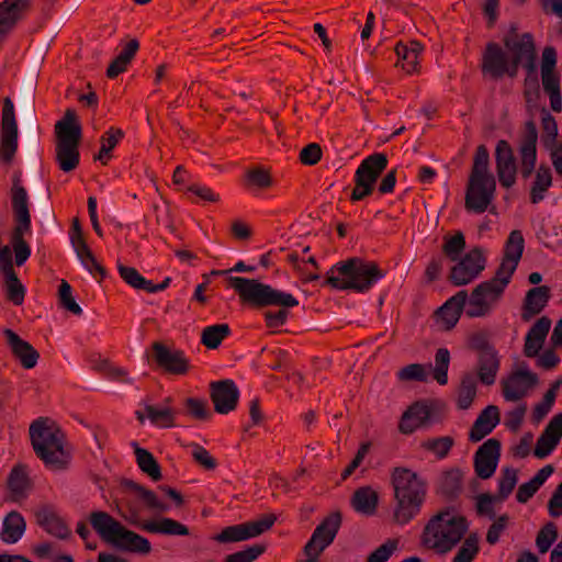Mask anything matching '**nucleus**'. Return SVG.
Segmentation results:
<instances>
[{"label": "nucleus", "instance_id": "18", "mask_svg": "<svg viewBox=\"0 0 562 562\" xmlns=\"http://www.w3.org/2000/svg\"><path fill=\"white\" fill-rule=\"evenodd\" d=\"M501 457V441L490 438L483 442L474 454V471L482 479L492 477L497 469Z\"/></svg>", "mask_w": 562, "mask_h": 562}, {"label": "nucleus", "instance_id": "4", "mask_svg": "<svg viewBox=\"0 0 562 562\" xmlns=\"http://www.w3.org/2000/svg\"><path fill=\"white\" fill-rule=\"evenodd\" d=\"M468 529L467 518L458 515L454 507L447 506L428 520L422 533V543L439 554H446L461 541Z\"/></svg>", "mask_w": 562, "mask_h": 562}, {"label": "nucleus", "instance_id": "36", "mask_svg": "<svg viewBox=\"0 0 562 562\" xmlns=\"http://www.w3.org/2000/svg\"><path fill=\"white\" fill-rule=\"evenodd\" d=\"M25 529L26 522L23 516L16 510H11L3 518L0 539L4 543H16L24 535Z\"/></svg>", "mask_w": 562, "mask_h": 562}, {"label": "nucleus", "instance_id": "55", "mask_svg": "<svg viewBox=\"0 0 562 562\" xmlns=\"http://www.w3.org/2000/svg\"><path fill=\"white\" fill-rule=\"evenodd\" d=\"M479 552V536L471 533L453 558V562H472Z\"/></svg>", "mask_w": 562, "mask_h": 562}, {"label": "nucleus", "instance_id": "44", "mask_svg": "<svg viewBox=\"0 0 562 562\" xmlns=\"http://www.w3.org/2000/svg\"><path fill=\"white\" fill-rule=\"evenodd\" d=\"M124 137V132L121 128L111 127L101 136V147L99 153L94 156V159L100 160L102 165L108 164V159L111 158V151Z\"/></svg>", "mask_w": 562, "mask_h": 562}, {"label": "nucleus", "instance_id": "15", "mask_svg": "<svg viewBox=\"0 0 562 562\" xmlns=\"http://www.w3.org/2000/svg\"><path fill=\"white\" fill-rule=\"evenodd\" d=\"M341 520L342 517L340 512H333L326 516L313 531L312 537L303 548V552L312 550L322 554V552L335 540L341 526Z\"/></svg>", "mask_w": 562, "mask_h": 562}, {"label": "nucleus", "instance_id": "8", "mask_svg": "<svg viewBox=\"0 0 562 562\" xmlns=\"http://www.w3.org/2000/svg\"><path fill=\"white\" fill-rule=\"evenodd\" d=\"M386 277L378 262L361 257H350L335 263L326 273L325 281H378Z\"/></svg>", "mask_w": 562, "mask_h": 562}, {"label": "nucleus", "instance_id": "40", "mask_svg": "<svg viewBox=\"0 0 562 562\" xmlns=\"http://www.w3.org/2000/svg\"><path fill=\"white\" fill-rule=\"evenodd\" d=\"M552 184V173L549 166L541 164L536 170L535 180L530 188V201L533 204L541 202L546 192Z\"/></svg>", "mask_w": 562, "mask_h": 562}, {"label": "nucleus", "instance_id": "20", "mask_svg": "<svg viewBox=\"0 0 562 562\" xmlns=\"http://www.w3.org/2000/svg\"><path fill=\"white\" fill-rule=\"evenodd\" d=\"M387 167V157L383 153H375L364 158L355 172V184L374 189L379 177Z\"/></svg>", "mask_w": 562, "mask_h": 562}, {"label": "nucleus", "instance_id": "30", "mask_svg": "<svg viewBox=\"0 0 562 562\" xmlns=\"http://www.w3.org/2000/svg\"><path fill=\"white\" fill-rule=\"evenodd\" d=\"M15 226L12 233V246L15 255V265H23L31 255V249L23 235L31 231V216L14 217Z\"/></svg>", "mask_w": 562, "mask_h": 562}, {"label": "nucleus", "instance_id": "49", "mask_svg": "<svg viewBox=\"0 0 562 562\" xmlns=\"http://www.w3.org/2000/svg\"><path fill=\"white\" fill-rule=\"evenodd\" d=\"M450 364V351L447 348H439L435 355L434 379L440 384L448 383V369Z\"/></svg>", "mask_w": 562, "mask_h": 562}, {"label": "nucleus", "instance_id": "31", "mask_svg": "<svg viewBox=\"0 0 562 562\" xmlns=\"http://www.w3.org/2000/svg\"><path fill=\"white\" fill-rule=\"evenodd\" d=\"M135 415L140 424L148 418L156 427L171 428L176 426V412L168 405L159 408L151 404H144V411H136Z\"/></svg>", "mask_w": 562, "mask_h": 562}, {"label": "nucleus", "instance_id": "26", "mask_svg": "<svg viewBox=\"0 0 562 562\" xmlns=\"http://www.w3.org/2000/svg\"><path fill=\"white\" fill-rule=\"evenodd\" d=\"M501 415L499 409L495 405L486 406L477 416L474 424L469 431V440L471 442H479L484 437L490 435L493 429L499 424Z\"/></svg>", "mask_w": 562, "mask_h": 562}, {"label": "nucleus", "instance_id": "60", "mask_svg": "<svg viewBox=\"0 0 562 562\" xmlns=\"http://www.w3.org/2000/svg\"><path fill=\"white\" fill-rule=\"evenodd\" d=\"M397 548V541L389 539L367 558V562H386Z\"/></svg>", "mask_w": 562, "mask_h": 562}, {"label": "nucleus", "instance_id": "46", "mask_svg": "<svg viewBox=\"0 0 562 562\" xmlns=\"http://www.w3.org/2000/svg\"><path fill=\"white\" fill-rule=\"evenodd\" d=\"M8 487L14 495H22L30 487L26 465L16 464L8 476Z\"/></svg>", "mask_w": 562, "mask_h": 562}, {"label": "nucleus", "instance_id": "47", "mask_svg": "<svg viewBox=\"0 0 562 562\" xmlns=\"http://www.w3.org/2000/svg\"><path fill=\"white\" fill-rule=\"evenodd\" d=\"M490 166V154L485 145H479L476 147L474 157H473V166L471 170L470 178H494L493 175L488 172Z\"/></svg>", "mask_w": 562, "mask_h": 562}, {"label": "nucleus", "instance_id": "25", "mask_svg": "<svg viewBox=\"0 0 562 562\" xmlns=\"http://www.w3.org/2000/svg\"><path fill=\"white\" fill-rule=\"evenodd\" d=\"M3 333L13 356L20 361L21 366L24 369H33L40 358L38 351L12 329H4Z\"/></svg>", "mask_w": 562, "mask_h": 562}, {"label": "nucleus", "instance_id": "3", "mask_svg": "<svg viewBox=\"0 0 562 562\" xmlns=\"http://www.w3.org/2000/svg\"><path fill=\"white\" fill-rule=\"evenodd\" d=\"M48 418H38L30 426V438L35 454L53 471L66 470L71 460V452L66 448V436Z\"/></svg>", "mask_w": 562, "mask_h": 562}, {"label": "nucleus", "instance_id": "7", "mask_svg": "<svg viewBox=\"0 0 562 562\" xmlns=\"http://www.w3.org/2000/svg\"><path fill=\"white\" fill-rule=\"evenodd\" d=\"M237 291L243 303L256 307L281 306L294 307L299 301L290 293L273 289L265 283H231Z\"/></svg>", "mask_w": 562, "mask_h": 562}, {"label": "nucleus", "instance_id": "2", "mask_svg": "<svg viewBox=\"0 0 562 562\" xmlns=\"http://www.w3.org/2000/svg\"><path fill=\"white\" fill-rule=\"evenodd\" d=\"M391 484L394 490L393 519L398 525H406L420 514L428 483L417 472L396 467L391 474Z\"/></svg>", "mask_w": 562, "mask_h": 562}, {"label": "nucleus", "instance_id": "17", "mask_svg": "<svg viewBox=\"0 0 562 562\" xmlns=\"http://www.w3.org/2000/svg\"><path fill=\"white\" fill-rule=\"evenodd\" d=\"M210 398L214 411L218 414H229L235 411L239 401V390L231 379L210 383Z\"/></svg>", "mask_w": 562, "mask_h": 562}, {"label": "nucleus", "instance_id": "28", "mask_svg": "<svg viewBox=\"0 0 562 562\" xmlns=\"http://www.w3.org/2000/svg\"><path fill=\"white\" fill-rule=\"evenodd\" d=\"M467 301L468 292L462 290L450 297L442 306L436 311V317L442 322V328L445 330H450L456 326Z\"/></svg>", "mask_w": 562, "mask_h": 562}, {"label": "nucleus", "instance_id": "50", "mask_svg": "<svg viewBox=\"0 0 562 562\" xmlns=\"http://www.w3.org/2000/svg\"><path fill=\"white\" fill-rule=\"evenodd\" d=\"M184 407L187 414L195 420L205 422L212 417V412L205 400L188 397L184 400Z\"/></svg>", "mask_w": 562, "mask_h": 562}, {"label": "nucleus", "instance_id": "24", "mask_svg": "<svg viewBox=\"0 0 562 562\" xmlns=\"http://www.w3.org/2000/svg\"><path fill=\"white\" fill-rule=\"evenodd\" d=\"M562 438V413L557 414L539 436L533 454L539 459L549 456Z\"/></svg>", "mask_w": 562, "mask_h": 562}, {"label": "nucleus", "instance_id": "43", "mask_svg": "<svg viewBox=\"0 0 562 562\" xmlns=\"http://www.w3.org/2000/svg\"><path fill=\"white\" fill-rule=\"evenodd\" d=\"M476 396V380L473 374L467 373L462 376L458 389L457 406L465 411L471 407Z\"/></svg>", "mask_w": 562, "mask_h": 562}, {"label": "nucleus", "instance_id": "23", "mask_svg": "<svg viewBox=\"0 0 562 562\" xmlns=\"http://www.w3.org/2000/svg\"><path fill=\"white\" fill-rule=\"evenodd\" d=\"M432 403L417 401L412 404L403 414L398 429L402 434H413L417 428L425 426L431 417Z\"/></svg>", "mask_w": 562, "mask_h": 562}, {"label": "nucleus", "instance_id": "38", "mask_svg": "<svg viewBox=\"0 0 562 562\" xmlns=\"http://www.w3.org/2000/svg\"><path fill=\"white\" fill-rule=\"evenodd\" d=\"M378 503L379 495L371 486L359 487L351 497L353 509L367 516H371L375 513Z\"/></svg>", "mask_w": 562, "mask_h": 562}, {"label": "nucleus", "instance_id": "41", "mask_svg": "<svg viewBox=\"0 0 562 562\" xmlns=\"http://www.w3.org/2000/svg\"><path fill=\"white\" fill-rule=\"evenodd\" d=\"M462 491V473L459 469H451L442 474L438 492L448 501L459 496Z\"/></svg>", "mask_w": 562, "mask_h": 562}, {"label": "nucleus", "instance_id": "53", "mask_svg": "<svg viewBox=\"0 0 562 562\" xmlns=\"http://www.w3.org/2000/svg\"><path fill=\"white\" fill-rule=\"evenodd\" d=\"M558 539V528L553 521H548L538 532L536 544L540 553H546Z\"/></svg>", "mask_w": 562, "mask_h": 562}, {"label": "nucleus", "instance_id": "10", "mask_svg": "<svg viewBox=\"0 0 562 562\" xmlns=\"http://www.w3.org/2000/svg\"><path fill=\"white\" fill-rule=\"evenodd\" d=\"M153 360L158 369L171 375H184L190 370V361L184 351L168 347L161 341L151 345Z\"/></svg>", "mask_w": 562, "mask_h": 562}, {"label": "nucleus", "instance_id": "16", "mask_svg": "<svg viewBox=\"0 0 562 562\" xmlns=\"http://www.w3.org/2000/svg\"><path fill=\"white\" fill-rule=\"evenodd\" d=\"M537 139L538 131L536 123L532 120H529L525 123L524 133L519 144V172L521 178L525 180L529 179L535 172L537 162Z\"/></svg>", "mask_w": 562, "mask_h": 562}, {"label": "nucleus", "instance_id": "1", "mask_svg": "<svg viewBox=\"0 0 562 562\" xmlns=\"http://www.w3.org/2000/svg\"><path fill=\"white\" fill-rule=\"evenodd\" d=\"M503 44L507 53L496 42H488L482 53L481 71L493 80L505 76L516 78L520 64L536 50L533 35L529 32L519 38L503 37Z\"/></svg>", "mask_w": 562, "mask_h": 562}, {"label": "nucleus", "instance_id": "48", "mask_svg": "<svg viewBox=\"0 0 562 562\" xmlns=\"http://www.w3.org/2000/svg\"><path fill=\"white\" fill-rule=\"evenodd\" d=\"M465 249V237L462 232H457L452 236H445L442 252L451 260L457 261Z\"/></svg>", "mask_w": 562, "mask_h": 562}, {"label": "nucleus", "instance_id": "9", "mask_svg": "<svg viewBox=\"0 0 562 562\" xmlns=\"http://www.w3.org/2000/svg\"><path fill=\"white\" fill-rule=\"evenodd\" d=\"M18 150V123L15 120L14 104L9 97L3 99L1 117V160L11 165Z\"/></svg>", "mask_w": 562, "mask_h": 562}, {"label": "nucleus", "instance_id": "29", "mask_svg": "<svg viewBox=\"0 0 562 562\" xmlns=\"http://www.w3.org/2000/svg\"><path fill=\"white\" fill-rule=\"evenodd\" d=\"M551 327V321L543 316L539 318L529 329L525 338L524 353L528 358L536 357L543 346Z\"/></svg>", "mask_w": 562, "mask_h": 562}, {"label": "nucleus", "instance_id": "61", "mask_svg": "<svg viewBox=\"0 0 562 562\" xmlns=\"http://www.w3.org/2000/svg\"><path fill=\"white\" fill-rule=\"evenodd\" d=\"M498 502L496 495L490 493L480 494L476 497V513L479 516H487L490 519L495 518L493 503Z\"/></svg>", "mask_w": 562, "mask_h": 562}, {"label": "nucleus", "instance_id": "22", "mask_svg": "<svg viewBox=\"0 0 562 562\" xmlns=\"http://www.w3.org/2000/svg\"><path fill=\"white\" fill-rule=\"evenodd\" d=\"M34 516L37 525L47 533L63 540L70 537L71 531L69 527L52 505H41L34 510Z\"/></svg>", "mask_w": 562, "mask_h": 562}, {"label": "nucleus", "instance_id": "58", "mask_svg": "<svg viewBox=\"0 0 562 562\" xmlns=\"http://www.w3.org/2000/svg\"><path fill=\"white\" fill-rule=\"evenodd\" d=\"M79 259L81 260L82 265L86 267V269L93 276V277H97L99 276L100 279H105L108 278V273H106V270L105 268L99 263L93 254L91 252L90 248H87L82 251H80V254H77Z\"/></svg>", "mask_w": 562, "mask_h": 562}, {"label": "nucleus", "instance_id": "45", "mask_svg": "<svg viewBox=\"0 0 562 562\" xmlns=\"http://www.w3.org/2000/svg\"><path fill=\"white\" fill-rule=\"evenodd\" d=\"M229 334L231 328L228 324H216L207 326L202 330L201 342L207 349H216L220 347L222 341L229 336Z\"/></svg>", "mask_w": 562, "mask_h": 562}, {"label": "nucleus", "instance_id": "37", "mask_svg": "<svg viewBox=\"0 0 562 562\" xmlns=\"http://www.w3.org/2000/svg\"><path fill=\"white\" fill-rule=\"evenodd\" d=\"M22 172L15 171L12 176V187L10 190L11 206L14 217L31 216L29 209V195L26 189L22 186Z\"/></svg>", "mask_w": 562, "mask_h": 562}, {"label": "nucleus", "instance_id": "5", "mask_svg": "<svg viewBox=\"0 0 562 562\" xmlns=\"http://www.w3.org/2000/svg\"><path fill=\"white\" fill-rule=\"evenodd\" d=\"M89 521L100 538L119 551L143 555L151 552L150 542L145 537L125 528L106 512H92Z\"/></svg>", "mask_w": 562, "mask_h": 562}, {"label": "nucleus", "instance_id": "59", "mask_svg": "<svg viewBox=\"0 0 562 562\" xmlns=\"http://www.w3.org/2000/svg\"><path fill=\"white\" fill-rule=\"evenodd\" d=\"M541 124V140L546 147H550L558 136V125L555 119L551 114L544 113V115L542 116Z\"/></svg>", "mask_w": 562, "mask_h": 562}, {"label": "nucleus", "instance_id": "13", "mask_svg": "<svg viewBox=\"0 0 562 562\" xmlns=\"http://www.w3.org/2000/svg\"><path fill=\"white\" fill-rule=\"evenodd\" d=\"M494 178H469L465 193V209L477 214L484 213L494 199Z\"/></svg>", "mask_w": 562, "mask_h": 562}, {"label": "nucleus", "instance_id": "33", "mask_svg": "<svg viewBox=\"0 0 562 562\" xmlns=\"http://www.w3.org/2000/svg\"><path fill=\"white\" fill-rule=\"evenodd\" d=\"M550 299V288L547 285L530 289L524 301L521 317L529 321L532 316L541 313Z\"/></svg>", "mask_w": 562, "mask_h": 562}, {"label": "nucleus", "instance_id": "62", "mask_svg": "<svg viewBox=\"0 0 562 562\" xmlns=\"http://www.w3.org/2000/svg\"><path fill=\"white\" fill-rule=\"evenodd\" d=\"M322 147L317 143H311L300 151V161L306 166H314L322 159Z\"/></svg>", "mask_w": 562, "mask_h": 562}, {"label": "nucleus", "instance_id": "19", "mask_svg": "<svg viewBox=\"0 0 562 562\" xmlns=\"http://www.w3.org/2000/svg\"><path fill=\"white\" fill-rule=\"evenodd\" d=\"M495 162L498 181L502 187L509 189L516 183L517 164L509 143L501 139L495 148Z\"/></svg>", "mask_w": 562, "mask_h": 562}, {"label": "nucleus", "instance_id": "39", "mask_svg": "<svg viewBox=\"0 0 562 562\" xmlns=\"http://www.w3.org/2000/svg\"><path fill=\"white\" fill-rule=\"evenodd\" d=\"M132 446L140 471L153 481H160L162 479L161 468L153 453L147 449L140 448L137 442H133Z\"/></svg>", "mask_w": 562, "mask_h": 562}, {"label": "nucleus", "instance_id": "34", "mask_svg": "<svg viewBox=\"0 0 562 562\" xmlns=\"http://www.w3.org/2000/svg\"><path fill=\"white\" fill-rule=\"evenodd\" d=\"M501 360L497 350H492L477 355V379L485 385L495 383L499 370Z\"/></svg>", "mask_w": 562, "mask_h": 562}, {"label": "nucleus", "instance_id": "57", "mask_svg": "<svg viewBox=\"0 0 562 562\" xmlns=\"http://www.w3.org/2000/svg\"><path fill=\"white\" fill-rule=\"evenodd\" d=\"M454 445V440L450 436L428 439L423 443V447L428 451L435 453L439 459L448 456L449 451Z\"/></svg>", "mask_w": 562, "mask_h": 562}, {"label": "nucleus", "instance_id": "6", "mask_svg": "<svg viewBox=\"0 0 562 562\" xmlns=\"http://www.w3.org/2000/svg\"><path fill=\"white\" fill-rule=\"evenodd\" d=\"M55 134L56 161L64 172L72 171L79 165L78 147L82 137V128L74 109H67L63 120L55 124Z\"/></svg>", "mask_w": 562, "mask_h": 562}, {"label": "nucleus", "instance_id": "14", "mask_svg": "<svg viewBox=\"0 0 562 562\" xmlns=\"http://www.w3.org/2000/svg\"><path fill=\"white\" fill-rule=\"evenodd\" d=\"M524 251V237L520 231L510 232L505 247L503 259L490 281H509Z\"/></svg>", "mask_w": 562, "mask_h": 562}, {"label": "nucleus", "instance_id": "54", "mask_svg": "<svg viewBox=\"0 0 562 562\" xmlns=\"http://www.w3.org/2000/svg\"><path fill=\"white\" fill-rule=\"evenodd\" d=\"M267 550L265 543H256L247 547L245 550L226 555L224 562H254Z\"/></svg>", "mask_w": 562, "mask_h": 562}, {"label": "nucleus", "instance_id": "64", "mask_svg": "<svg viewBox=\"0 0 562 562\" xmlns=\"http://www.w3.org/2000/svg\"><path fill=\"white\" fill-rule=\"evenodd\" d=\"M549 515L553 518H558L562 515V481L555 487L548 502Z\"/></svg>", "mask_w": 562, "mask_h": 562}, {"label": "nucleus", "instance_id": "42", "mask_svg": "<svg viewBox=\"0 0 562 562\" xmlns=\"http://www.w3.org/2000/svg\"><path fill=\"white\" fill-rule=\"evenodd\" d=\"M243 183L248 190H267L272 187L273 180L267 169L258 166L246 170Z\"/></svg>", "mask_w": 562, "mask_h": 562}, {"label": "nucleus", "instance_id": "32", "mask_svg": "<svg viewBox=\"0 0 562 562\" xmlns=\"http://www.w3.org/2000/svg\"><path fill=\"white\" fill-rule=\"evenodd\" d=\"M260 535L256 522L252 520L225 527L220 533L214 535L212 539L220 543H231L245 541Z\"/></svg>", "mask_w": 562, "mask_h": 562}, {"label": "nucleus", "instance_id": "52", "mask_svg": "<svg viewBox=\"0 0 562 562\" xmlns=\"http://www.w3.org/2000/svg\"><path fill=\"white\" fill-rule=\"evenodd\" d=\"M517 470L513 468H505L498 481V491L496 498L498 502L505 501L513 492L517 484Z\"/></svg>", "mask_w": 562, "mask_h": 562}, {"label": "nucleus", "instance_id": "12", "mask_svg": "<svg viewBox=\"0 0 562 562\" xmlns=\"http://www.w3.org/2000/svg\"><path fill=\"white\" fill-rule=\"evenodd\" d=\"M454 262L450 269L449 281H473L485 269V250L480 246L473 247Z\"/></svg>", "mask_w": 562, "mask_h": 562}, {"label": "nucleus", "instance_id": "11", "mask_svg": "<svg viewBox=\"0 0 562 562\" xmlns=\"http://www.w3.org/2000/svg\"><path fill=\"white\" fill-rule=\"evenodd\" d=\"M506 285L507 283H479L469 296L465 314L471 318L486 315L501 299Z\"/></svg>", "mask_w": 562, "mask_h": 562}, {"label": "nucleus", "instance_id": "21", "mask_svg": "<svg viewBox=\"0 0 562 562\" xmlns=\"http://www.w3.org/2000/svg\"><path fill=\"white\" fill-rule=\"evenodd\" d=\"M536 373L527 368L513 372L507 380L503 381V396L506 401L515 402L522 398L526 391L538 384Z\"/></svg>", "mask_w": 562, "mask_h": 562}, {"label": "nucleus", "instance_id": "35", "mask_svg": "<svg viewBox=\"0 0 562 562\" xmlns=\"http://www.w3.org/2000/svg\"><path fill=\"white\" fill-rule=\"evenodd\" d=\"M121 486L135 493L148 509L158 513H166L169 510V505L160 502L154 491L146 488L137 482L131 479H122Z\"/></svg>", "mask_w": 562, "mask_h": 562}, {"label": "nucleus", "instance_id": "63", "mask_svg": "<svg viewBox=\"0 0 562 562\" xmlns=\"http://www.w3.org/2000/svg\"><path fill=\"white\" fill-rule=\"evenodd\" d=\"M470 348L479 353L495 350V347L490 341V336L486 331H477L470 337Z\"/></svg>", "mask_w": 562, "mask_h": 562}, {"label": "nucleus", "instance_id": "51", "mask_svg": "<svg viewBox=\"0 0 562 562\" xmlns=\"http://www.w3.org/2000/svg\"><path fill=\"white\" fill-rule=\"evenodd\" d=\"M57 295H58V303L61 308L66 310L67 312L72 313L74 315L82 314V308L76 302L74 290L70 286V283H60Z\"/></svg>", "mask_w": 562, "mask_h": 562}, {"label": "nucleus", "instance_id": "27", "mask_svg": "<svg viewBox=\"0 0 562 562\" xmlns=\"http://www.w3.org/2000/svg\"><path fill=\"white\" fill-rule=\"evenodd\" d=\"M138 514L136 512L132 513V518L130 519V522L133 525L138 526L142 530L151 532V533H162L168 536H189L190 530L189 528L172 519L164 517L158 521H145V522H137Z\"/></svg>", "mask_w": 562, "mask_h": 562}, {"label": "nucleus", "instance_id": "56", "mask_svg": "<svg viewBox=\"0 0 562 562\" xmlns=\"http://www.w3.org/2000/svg\"><path fill=\"white\" fill-rule=\"evenodd\" d=\"M396 376L401 382L418 381L427 382L428 374L425 370V366L420 363H411L401 368L396 372Z\"/></svg>", "mask_w": 562, "mask_h": 562}]
</instances>
